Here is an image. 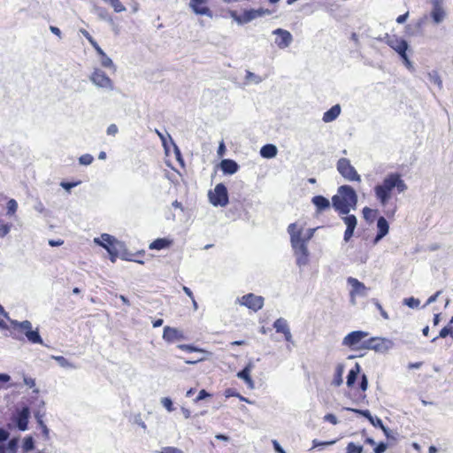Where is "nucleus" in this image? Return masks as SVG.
<instances>
[{
	"label": "nucleus",
	"instance_id": "1",
	"mask_svg": "<svg viewBox=\"0 0 453 453\" xmlns=\"http://www.w3.org/2000/svg\"><path fill=\"white\" fill-rule=\"evenodd\" d=\"M4 319H8V314L0 304V328L8 329L14 339L23 340L24 336H26L27 341L31 343H43L38 329L33 330L30 321L24 320L22 322H18L16 320H11L10 326H8L4 321Z\"/></svg>",
	"mask_w": 453,
	"mask_h": 453
},
{
	"label": "nucleus",
	"instance_id": "2",
	"mask_svg": "<svg viewBox=\"0 0 453 453\" xmlns=\"http://www.w3.org/2000/svg\"><path fill=\"white\" fill-rule=\"evenodd\" d=\"M407 189V185L398 173L388 174L381 183L374 187V194L381 205L388 204L392 196L400 194Z\"/></svg>",
	"mask_w": 453,
	"mask_h": 453
},
{
	"label": "nucleus",
	"instance_id": "3",
	"mask_svg": "<svg viewBox=\"0 0 453 453\" xmlns=\"http://www.w3.org/2000/svg\"><path fill=\"white\" fill-rule=\"evenodd\" d=\"M357 203V196L354 188L349 185L341 186L338 193L332 197L333 207L340 214L347 215L351 208Z\"/></svg>",
	"mask_w": 453,
	"mask_h": 453
},
{
	"label": "nucleus",
	"instance_id": "4",
	"mask_svg": "<svg viewBox=\"0 0 453 453\" xmlns=\"http://www.w3.org/2000/svg\"><path fill=\"white\" fill-rule=\"evenodd\" d=\"M369 333L365 331H353L348 334L342 340V345L354 351L366 350V342Z\"/></svg>",
	"mask_w": 453,
	"mask_h": 453
},
{
	"label": "nucleus",
	"instance_id": "5",
	"mask_svg": "<svg viewBox=\"0 0 453 453\" xmlns=\"http://www.w3.org/2000/svg\"><path fill=\"white\" fill-rule=\"evenodd\" d=\"M94 242L107 250L110 255V260L112 263L117 260L119 256V250L117 249L116 245L119 243V242L114 236L109 234H102L99 238L94 239Z\"/></svg>",
	"mask_w": 453,
	"mask_h": 453
},
{
	"label": "nucleus",
	"instance_id": "6",
	"mask_svg": "<svg viewBox=\"0 0 453 453\" xmlns=\"http://www.w3.org/2000/svg\"><path fill=\"white\" fill-rule=\"evenodd\" d=\"M385 42L386 43L393 49L395 51H396L401 58L407 64H410V60L408 58V56L406 54L407 49H408V43L407 42L403 39L402 37H399L395 35H388L387 34L385 36Z\"/></svg>",
	"mask_w": 453,
	"mask_h": 453
},
{
	"label": "nucleus",
	"instance_id": "7",
	"mask_svg": "<svg viewBox=\"0 0 453 453\" xmlns=\"http://www.w3.org/2000/svg\"><path fill=\"white\" fill-rule=\"evenodd\" d=\"M337 171L347 180L349 181H361V177L357 173L355 167L350 164V161L346 157H342L336 164Z\"/></svg>",
	"mask_w": 453,
	"mask_h": 453
},
{
	"label": "nucleus",
	"instance_id": "8",
	"mask_svg": "<svg viewBox=\"0 0 453 453\" xmlns=\"http://www.w3.org/2000/svg\"><path fill=\"white\" fill-rule=\"evenodd\" d=\"M209 200L214 206L224 207L228 203V193L223 183L215 186L212 191L209 192Z\"/></svg>",
	"mask_w": 453,
	"mask_h": 453
},
{
	"label": "nucleus",
	"instance_id": "9",
	"mask_svg": "<svg viewBox=\"0 0 453 453\" xmlns=\"http://www.w3.org/2000/svg\"><path fill=\"white\" fill-rule=\"evenodd\" d=\"M91 81L96 85L97 87L107 88V89H113V81L111 80V78L101 69H95L90 76Z\"/></svg>",
	"mask_w": 453,
	"mask_h": 453
},
{
	"label": "nucleus",
	"instance_id": "10",
	"mask_svg": "<svg viewBox=\"0 0 453 453\" xmlns=\"http://www.w3.org/2000/svg\"><path fill=\"white\" fill-rule=\"evenodd\" d=\"M264 301L265 300L263 296H257L253 293H249L242 296L241 299V304L246 306L253 311H257L263 308Z\"/></svg>",
	"mask_w": 453,
	"mask_h": 453
},
{
	"label": "nucleus",
	"instance_id": "11",
	"mask_svg": "<svg viewBox=\"0 0 453 453\" xmlns=\"http://www.w3.org/2000/svg\"><path fill=\"white\" fill-rule=\"evenodd\" d=\"M273 34L276 35L274 42L280 49L288 48L293 41L291 33L286 29L277 28L273 31Z\"/></svg>",
	"mask_w": 453,
	"mask_h": 453
},
{
	"label": "nucleus",
	"instance_id": "12",
	"mask_svg": "<svg viewBox=\"0 0 453 453\" xmlns=\"http://www.w3.org/2000/svg\"><path fill=\"white\" fill-rule=\"evenodd\" d=\"M366 343V350L372 349L377 352H386L390 347V342L381 337H368Z\"/></svg>",
	"mask_w": 453,
	"mask_h": 453
},
{
	"label": "nucleus",
	"instance_id": "13",
	"mask_svg": "<svg viewBox=\"0 0 453 453\" xmlns=\"http://www.w3.org/2000/svg\"><path fill=\"white\" fill-rule=\"evenodd\" d=\"M293 249L295 250L296 255L298 256L296 258V263L298 265H303L308 262V250L305 243V241L301 238L298 242H295V243H291Z\"/></svg>",
	"mask_w": 453,
	"mask_h": 453
},
{
	"label": "nucleus",
	"instance_id": "14",
	"mask_svg": "<svg viewBox=\"0 0 453 453\" xmlns=\"http://www.w3.org/2000/svg\"><path fill=\"white\" fill-rule=\"evenodd\" d=\"M162 337L164 341L168 343H173L174 342L181 341L186 338L182 331L179 330L176 327H172L169 326L164 327Z\"/></svg>",
	"mask_w": 453,
	"mask_h": 453
},
{
	"label": "nucleus",
	"instance_id": "15",
	"mask_svg": "<svg viewBox=\"0 0 453 453\" xmlns=\"http://www.w3.org/2000/svg\"><path fill=\"white\" fill-rule=\"evenodd\" d=\"M189 6L197 15L212 16V12L207 6V0H190Z\"/></svg>",
	"mask_w": 453,
	"mask_h": 453
},
{
	"label": "nucleus",
	"instance_id": "16",
	"mask_svg": "<svg viewBox=\"0 0 453 453\" xmlns=\"http://www.w3.org/2000/svg\"><path fill=\"white\" fill-rule=\"evenodd\" d=\"M432 4L433 9L430 14L431 18L433 19L434 23H441L444 19L446 15L445 11L442 7V2L441 0H433Z\"/></svg>",
	"mask_w": 453,
	"mask_h": 453
},
{
	"label": "nucleus",
	"instance_id": "17",
	"mask_svg": "<svg viewBox=\"0 0 453 453\" xmlns=\"http://www.w3.org/2000/svg\"><path fill=\"white\" fill-rule=\"evenodd\" d=\"M343 221L346 224V230L344 232V241L349 242L353 236L354 230L357 227V220L355 215H348L343 218Z\"/></svg>",
	"mask_w": 453,
	"mask_h": 453
},
{
	"label": "nucleus",
	"instance_id": "18",
	"mask_svg": "<svg viewBox=\"0 0 453 453\" xmlns=\"http://www.w3.org/2000/svg\"><path fill=\"white\" fill-rule=\"evenodd\" d=\"M273 328L277 333H281L284 335V339L286 342H292V334L290 333L288 325L286 319L280 318L276 319L273 323Z\"/></svg>",
	"mask_w": 453,
	"mask_h": 453
},
{
	"label": "nucleus",
	"instance_id": "19",
	"mask_svg": "<svg viewBox=\"0 0 453 453\" xmlns=\"http://www.w3.org/2000/svg\"><path fill=\"white\" fill-rule=\"evenodd\" d=\"M29 416L30 411L28 407L22 408V410L18 413L16 418V424L20 431H25L27 429Z\"/></svg>",
	"mask_w": 453,
	"mask_h": 453
},
{
	"label": "nucleus",
	"instance_id": "20",
	"mask_svg": "<svg viewBox=\"0 0 453 453\" xmlns=\"http://www.w3.org/2000/svg\"><path fill=\"white\" fill-rule=\"evenodd\" d=\"M347 282L351 286L352 289L350 291V295L353 296L355 295H365L366 291V287L364 283L359 281L357 279L353 277H349L347 279Z\"/></svg>",
	"mask_w": 453,
	"mask_h": 453
},
{
	"label": "nucleus",
	"instance_id": "21",
	"mask_svg": "<svg viewBox=\"0 0 453 453\" xmlns=\"http://www.w3.org/2000/svg\"><path fill=\"white\" fill-rule=\"evenodd\" d=\"M378 233L375 237V242L383 238L388 233L389 229V226L388 221L384 217H380L377 221Z\"/></svg>",
	"mask_w": 453,
	"mask_h": 453
},
{
	"label": "nucleus",
	"instance_id": "22",
	"mask_svg": "<svg viewBox=\"0 0 453 453\" xmlns=\"http://www.w3.org/2000/svg\"><path fill=\"white\" fill-rule=\"evenodd\" d=\"M220 167L226 174H234L239 169L238 164L232 159H223L220 163Z\"/></svg>",
	"mask_w": 453,
	"mask_h": 453
},
{
	"label": "nucleus",
	"instance_id": "23",
	"mask_svg": "<svg viewBox=\"0 0 453 453\" xmlns=\"http://www.w3.org/2000/svg\"><path fill=\"white\" fill-rule=\"evenodd\" d=\"M361 370V367L358 363H356L354 367L350 369V371L348 373L347 376V387L349 388H355V382L357 378V375L359 374Z\"/></svg>",
	"mask_w": 453,
	"mask_h": 453
},
{
	"label": "nucleus",
	"instance_id": "24",
	"mask_svg": "<svg viewBox=\"0 0 453 453\" xmlns=\"http://www.w3.org/2000/svg\"><path fill=\"white\" fill-rule=\"evenodd\" d=\"M311 202L316 206L319 212H321L330 207L329 200L320 195L313 196Z\"/></svg>",
	"mask_w": 453,
	"mask_h": 453
},
{
	"label": "nucleus",
	"instance_id": "25",
	"mask_svg": "<svg viewBox=\"0 0 453 453\" xmlns=\"http://www.w3.org/2000/svg\"><path fill=\"white\" fill-rule=\"evenodd\" d=\"M343 372H344V365L342 363L337 364L334 368V378H333V380L331 383L333 386L340 387L342 384Z\"/></svg>",
	"mask_w": 453,
	"mask_h": 453
},
{
	"label": "nucleus",
	"instance_id": "26",
	"mask_svg": "<svg viewBox=\"0 0 453 453\" xmlns=\"http://www.w3.org/2000/svg\"><path fill=\"white\" fill-rule=\"evenodd\" d=\"M173 243L172 240H169L167 238H157L154 240L149 245L150 250H161L163 249L169 248Z\"/></svg>",
	"mask_w": 453,
	"mask_h": 453
},
{
	"label": "nucleus",
	"instance_id": "27",
	"mask_svg": "<svg viewBox=\"0 0 453 453\" xmlns=\"http://www.w3.org/2000/svg\"><path fill=\"white\" fill-rule=\"evenodd\" d=\"M340 113L341 107L339 104H335L324 113L322 119L326 123L334 121L340 115Z\"/></svg>",
	"mask_w": 453,
	"mask_h": 453
},
{
	"label": "nucleus",
	"instance_id": "28",
	"mask_svg": "<svg viewBox=\"0 0 453 453\" xmlns=\"http://www.w3.org/2000/svg\"><path fill=\"white\" fill-rule=\"evenodd\" d=\"M288 232L290 235L291 243H295V242H298L302 238L303 229L296 223H292L288 226Z\"/></svg>",
	"mask_w": 453,
	"mask_h": 453
},
{
	"label": "nucleus",
	"instance_id": "29",
	"mask_svg": "<svg viewBox=\"0 0 453 453\" xmlns=\"http://www.w3.org/2000/svg\"><path fill=\"white\" fill-rule=\"evenodd\" d=\"M250 372L251 365H248L237 373V376L243 380L248 384V386L252 388L254 387V382L250 377Z\"/></svg>",
	"mask_w": 453,
	"mask_h": 453
},
{
	"label": "nucleus",
	"instance_id": "30",
	"mask_svg": "<svg viewBox=\"0 0 453 453\" xmlns=\"http://www.w3.org/2000/svg\"><path fill=\"white\" fill-rule=\"evenodd\" d=\"M96 53L101 58V65L106 68L114 67L112 60L105 54L99 45L94 48Z\"/></svg>",
	"mask_w": 453,
	"mask_h": 453
},
{
	"label": "nucleus",
	"instance_id": "31",
	"mask_svg": "<svg viewBox=\"0 0 453 453\" xmlns=\"http://www.w3.org/2000/svg\"><path fill=\"white\" fill-rule=\"evenodd\" d=\"M277 148L273 144L264 145L260 150V155L265 158H272L277 155Z\"/></svg>",
	"mask_w": 453,
	"mask_h": 453
},
{
	"label": "nucleus",
	"instance_id": "32",
	"mask_svg": "<svg viewBox=\"0 0 453 453\" xmlns=\"http://www.w3.org/2000/svg\"><path fill=\"white\" fill-rule=\"evenodd\" d=\"M177 348L182 351H186V352H200V353H204L206 355H211V353L203 349H200L195 345H192V344H179L177 346Z\"/></svg>",
	"mask_w": 453,
	"mask_h": 453
},
{
	"label": "nucleus",
	"instance_id": "33",
	"mask_svg": "<svg viewBox=\"0 0 453 453\" xmlns=\"http://www.w3.org/2000/svg\"><path fill=\"white\" fill-rule=\"evenodd\" d=\"M448 335H450L453 338V317L449 320V325L443 327L440 331L439 335L434 338L432 342H435L438 338H445Z\"/></svg>",
	"mask_w": 453,
	"mask_h": 453
},
{
	"label": "nucleus",
	"instance_id": "34",
	"mask_svg": "<svg viewBox=\"0 0 453 453\" xmlns=\"http://www.w3.org/2000/svg\"><path fill=\"white\" fill-rule=\"evenodd\" d=\"M364 219L369 222L372 223L377 217V210L371 209L369 207H365L362 211Z\"/></svg>",
	"mask_w": 453,
	"mask_h": 453
},
{
	"label": "nucleus",
	"instance_id": "35",
	"mask_svg": "<svg viewBox=\"0 0 453 453\" xmlns=\"http://www.w3.org/2000/svg\"><path fill=\"white\" fill-rule=\"evenodd\" d=\"M12 227V224L4 222L3 219H0V237H4L8 234Z\"/></svg>",
	"mask_w": 453,
	"mask_h": 453
},
{
	"label": "nucleus",
	"instance_id": "36",
	"mask_svg": "<svg viewBox=\"0 0 453 453\" xmlns=\"http://www.w3.org/2000/svg\"><path fill=\"white\" fill-rule=\"evenodd\" d=\"M363 446L356 445L354 442H349L346 448V453H362Z\"/></svg>",
	"mask_w": 453,
	"mask_h": 453
},
{
	"label": "nucleus",
	"instance_id": "37",
	"mask_svg": "<svg viewBox=\"0 0 453 453\" xmlns=\"http://www.w3.org/2000/svg\"><path fill=\"white\" fill-rule=\"evenodd\" d=\"M368 388V380L365 374H362L361 381L358 385V389L361 391L360 395L365 396V392Z\"/></svg>",
	"mask_w": 453,
	"mask_h": 453
},
{
	"label": "nucleus",
	"instance_id": "38",
	"mask_svg": "<svg viewBox=\"0 0 453 453\" xmlns=\"http://www.w3.org/2000/svg\"><path fill=\"white\" fill-rule=\"evenodd\" d=\"M7 214L8 215H13L17 209H18V203L17 202L14 200V199H10L8 202H7Z\"/></svg>",
	"mask_w": 453,
	"mask_h": 453
},
{
	"label": "nucleus",
	"instance_id": "39",
	"mask_svg": "<svg viewBox=\"0 0 453 453\" xmlns=\"http://www.w3.org/2000/svg\"><path fill=\"white\" fill-rule=\"evenodd\" d=\"M35 444L32 437H27L23 442V450L25 452L30 451L34 449Z\"/></svg>",
	"mask_w": 453,
	"mask_h": 453
},
{
	"label": "nucleus",
	"instance_id": "40",
	"mask_svg": "<svg viewBox=\"0 0 453 453\" xmlns=\"http://www.w3.org/2000/svg\"><path fill=\"white\" fill-rule=\"evenodd\" d=\"M6 447V450L8 453H17V448H18V441L16 439H12L11 441H9L7 446Z\"/></svg>",
	"mask_w": 453,
	"mask_h": 453
},
{
	"label": "nucleus",
	"instance_id": "41",
	"mask_svg": "<svg viewBox=\"0 0 453 453\" xmlns=\"http://www.w3.org/2000/svg\"><path fill=\"white\" fill-rule=\"evenodd\" d=\"M94 160V157L90 154H84L79 157V162L81 165H88Z\"/></svg>",
	"mask_w": 453,
	"mask_h": 453
},
{
	"label": "nucleus",
	"instance_id": "42",
	"mask_svg": "<svg viewBox=\"0 0 453 453\" xmlns=\"http://www.w3.org/2000/svg\"><path fill=\"white\" fill-rule=\"evenodd\" d=\"M404 304L409 306L410 308H417L419 305V300L414 297L405 298L403 300Z\"/></svg>",
	"mask_w": 453,
	"mask_h": 453
},
{
	"label": "nucleus",
	"instance_id": "43",
	"mask_svg": "<svg viewBox=\"0 0 453 453\" xmlns=\"http://www.w3.org/2000/svg\"><path fill=\"white\" fill-rule=\"evenodd\" d=\"M81 33L89 42L93 48L96 47L98 43L94 40L91 35L86 29H81Z\"/></svg>",
	"mask_w": 453,
	"mask_h": 453
},
{
	"label": "nucleus",
	"instance_id": "44",
	"mask_svg": "<svg viewBox=\"0 0 453 453\" xmlns=\"http://www.w3.org/2000/svg\"><path fill=\"white\" fill-rule=\"evenodd\" d=\"M257 16V12L255 10H250L244 12V20L250 21Z\"/></svg>",
	"mask_w": 453,
	"mask_h": 453
},
{
	"label": "nucleus",
	"instance_id": "45",
	"mask_svg": "<svg viewBox=\"0 0 453 453\" xmlns=\"http://www.w3.org/2000/svg\"><path fill=\"white\" fill-rule=\"evenodd\" d=\"M160 453H184L181 449L175 447H165Z\"/></svg>",
	"mask_w": 453,
	"mask_h": 453
},
{
	"label": "nucleus",
	"instance_id": "46",
	"mask_svg": "<svg viewBox=\"0 0 453 453\" xmlns=\"http://www.w3.org/2000/svg\"><path fill=\"white\" fill-rule=\"evenodd\" d=\"M11 377L6 373H0V389L4 388V384L9 382Z\"/></svg>",
	"mask_w": 453,
	"mask_h": 453
},
{
	"label": "nucleus",
	"instance_id": "47",
	"mask_svg": "<svg viewBox=\"0 0 453 453\" xmlns=\"http://www.w3.org/2000/svg\"><path fill=\"white\" fill-rule=\"evenodd\" d=\"M162 403L167 411H172L173 410V402L170 398H168V397L163 398Z\"/></svg>",
	"mask_w": 453,
	"mask_h": 453
},
{
	"label": "nucleus",
	"instance_id": "48",
	"mask_svg": "<svg viewBox=\"0 0 453 453\" xmlns=\"http://www.w3.org/2000/svg\"><path fill=\"white\" fill-rule=\"evenodd\" d=\"M209 396H211V395L205 389H202L199 391L198 395L195 399V402L197 403V402L203 400L204 398L209 397Z\"/></svg>",
	"mask_w": 453,
	"mask_h": 453
},
{
	"label": "nucleus",
	"instance_id": "49",
	"mask_svg": "<svg viewBox=\"0 0 453 453\" xmlns=\"http://www.w3.org/2000/svg\"><path fill=\"white\" fill-rule=\"evenodd\" d=\"M375 303V306L376 308L379 310L380 315L385 319H388V312L383 309V307L381 306V304L378 302V301H375L374 302Z\"/></svg>",
	"mask_w": 453,
	"mask_h": 453
},
{
	"label": "nucleus",
	"instance_id": "50",
	"mask_svg": "<svg viewBox=\"0 0 453 453\" xmlns=\"http://www.w3.org/2000/svg\"><path fill=\"white\" fill-rule=\"evenodd\" d=\"M324 420L330 422L333 425H336L338 420L335 415L328 413L324 417Z\"/></svg>",
	"mask_w": 453,
	"mask_h": 453
},
{
	"label": "nucleus",
	"instance_id": "51",
	"mask_svg": "<svg viewBox=\"0 0 453 453\" xmlns=\"http://www.w3.org/2000/svg\"><path fill=\"white\" fill-rule=\"evenodd\" d=\"M387 444L385 442H380L374 448V453H383L387 449Z\"/></svg>",
	"mask_w": 453,
	"mask_h": 453
},
{
	"label": "nucleus",
	"instance_id": "52",
	"mask_svg": "<svg viewBox=\"0 0 453 453\" xmlns=\"http://www.w3.org/2000/svg\"><path fill=\"white\" fill-rule=\"evenodd\" d=\"M119 129L115 124H111L107 127V134L108 135H115L118 133Z\"/></svg>",
	"mask_w": 453,
	"mask_h": 453
},
{
	"label": "nucleus",
	"instance_id": "53",
	"mask_svg": "<svg viewBox=\"0 0 453 453\" xmlns=\"http://www.w3.org/2000/svg\"><path fill=\"white\" fill-rule=\"evenodd\" d=\"M80 183V181L78 182H61V186L66 189V190H70L71 188H73V187L77 186L78 184Z\"/></svg>",
	"mask_w": 453,
	"mask_h": 453
},
{
	"label": "nucleus",
	"instance_id": "54",
	"mask_svg": "<svg viewBox=\"0 0 453 453\" xmlns=\"http://www.w3.org/2000/svg\"><path fill=\"white\" fill-rule=\"evenodd\" d=\"M8 437L9 433L5 429L0 427V442L6 441Z\"/></svg>",
	"mask_w": 453,
	"mask_h": 453
},
{
	"label": "nucleus",
	"instance_id": "55",
	"mask_svg": "<svg viewBox=\"0 0 453 453\" xmlns=\"http://www.w3.org/2000/svg\"><path fill=\"white\" fill-rule=\"evenodd\" d=\"M273 445L277 453H286V451L281 448L276 440L273 441Z\"/></svg>",
	"mask_w": 453,
	"mask_h": 453
},
{
	"label": "nucleus",
	"instance_id": "56",
	"mask_svg": "<svg viewBox=\"0 0 453 453\" xmlns=\"http://www.w3.org/2000/svg\"><path fill=\"white\" fill-rule=\"evenodd\" d=\"M409 16V12H405L404 14H402V15H399L397 18H396V22L399 23V24H402L403 22H405V20L407 19Z\"/></svg>",
	"mask_w": 453,
	"mask_h": 453
},
{
	"label": "nucleus",
	"instance_id": "57",
	"mask_svg": "<svg viewBox=\"0 0 453 453\" xmlns=\"http://www.w3.org/2000/svg\"><path fill=\"white\" fill-rule=\"evenodd\" d=\"M63 243H64V241L61 240V239H58V240H50L49 241V244L51 247L61 246Z\"/></svg>",
	"mask_w": 453,
	"mask_h": 453
},
{
	"label": "nucleus",
	"instance_id": "58",
	"mask_svg": "<svg viewBox=\"0 0 453 453\" xmlns=\"http://www.w3.org/2000/svg\"><path fill=\"white\" fill-rule=\"evenodd\" d=\"M226 152V146L224 144V142H220L219 146V149H218V154L219 156L222 157Z\"/></svg>",
	"mask_w": 453,
	"mask_h": 453
},
{
	"label": "nucleus",
	"instance_id": "59",
	"mask_svg": "<svg viewBox=\"0 0 453 453\" xmlns=\"http://www.w3.org/2000/svg\"><path fill=\"white\" fill-rule=\"evenodd\" d=\"M50 31H51L54 35H57V36H58V37H61V31H60V29H59L58 27H54V26H50Z\"/></svg>",
	"mask_w": 453,
	"mask_h": 453
},
{
	"label": "nucleus",
	"instance_id": "60",
	"mask_svg": "<svg viewBox=\"0 0 453 453\" xmlns=\"http://www.w3.org/2000/svg\"><path fill=\"white\" fill-rule=\"evenodd\" d=\"M39 423H40V425H41V426H42V432H43V434H45V436H48V434H49V430H48V428H47L46 425H44V423L42 422V419H39Z\"/></svg>",
	"mask_w": 453,
	"mask_h": 453
},
{
	"label": "nucleus",
	"instance_id": "61",
	"mask_svg": "<svg viewBox=\"0 0 453 453\" xmlns=\"http://www.w3.org/2000/svg\"><path fill=\"white\" fill-rule=\"evenodd\" d=\"M164 320L162 319H157L152 322L153 327H159L163 325Z\"/></svg>",
	"mask_w": 453,
	"mask_h": 453
},
{
	"label": "nucleus",
	"instance_id": "62",
	"mask_svg": "<svg viewBox=\"0 0 453 453\" xmlns=\"http://www.w3.org/2000/svg\"><path fill=\"white\" fill-rule=\"evenodd\" d=\"M182 289L187 294V296H188L191 299H193L194 296L189 288L183 286Z\"/></svg>",
	"mask_w": 453,
	"mask_h": 453
},
{
	"label": "nucleus",
	"instance_id": "63",
	"mask_svg": "<svg viewBox=\"0 0 453 453\" xmlns=\"http://www.w3.org/2000/svg\"><path fill=\"white\" fill-rule=\"evenodd\" d=\"M215 438H216L217 440H222V441H229V437H228V436L224 435V434H216V435H215Z\"/></svg>",
	"mask_w": 453,
	"mask_h": 453
},
{
	"label": "nucleus",
	"instance_id": "64",
	"mask_svg": "<svg viewBox=\"0 0 453 453\" xmlns=\"http://www.w3.org/2000/svg\"><path fill=\"white\" fill-rule=\"evenodd\" d=\"M55 360H57L59 364L64 365L66 362V359L62 356L53 357Z\"/></svg>",
	"mask_w": 453,
	"mask_h": 453
}]
</instances>
